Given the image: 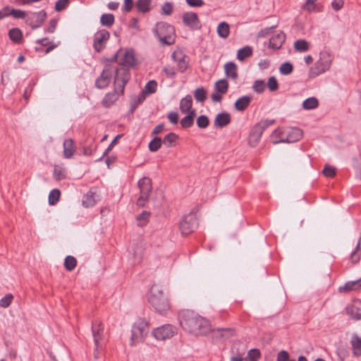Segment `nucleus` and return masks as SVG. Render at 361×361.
<instances>
[{
    "label": "nucleus",
    "instance_id": "5",
    "mask_svg": "<svg viewBox=\"0 0 361 361\" xmlns=\"http://www.w3.org/2000/svg\"><path fill=\"white\" fill-rule=\"evenodd\" d=\"M198 225L196 212L192 210L189 214L183 216L179 224V229L183 235H188L197 229Z\"/></svg>",
    "mask_w": 361,
    "mask_h": 361
},
{
    "label": "nucleus",
    "instance_id": "46",
    "mask_svg": "<svg viewBox=\"0 0 361 361\" xmlns=\"http://www.w3.org/2000/svg\"><path fill=\"white\" fill-rule=\"evenodd\" d=\"M260 351L257 348H252L247 353L244 361H257L260 357Z\"/></svg>",
    "mask_w": 361,
    "mask_h": 361
},
{
    "label": "nucleus",
    "instance_id": "52",
    "mask_svg": "<svg viewBox=\"0 0 361 361\" xmlns=\"http://www.w3.org/2000/svg\"><path fill=\"white\" fill-rule=\"evenodd\" d=\"M266 85L271 92H275L279 90V83L275 76L269 77Z\"/></svg>",
    "mask_w": 361,
    "mask_h": 361
},
{
    "label": "nucleus",
    "instance_id": "37",
    "mask_svg": "<svg viewBox=\"0 0 361 361\" xmlns=\"http://www.w3.org/2000/svg\"><path fill=\"white\" fill-rule=\"evenodd\" d=\"M115 21L114 16L112 13H105L102 14L100 18V23L103 26H106L108 27H111Z\"/></svg>",
    "mask_w": 361,
    "mask_h": 361
},
{
    "label": "nucleus",
    "instance_id": "16",
    "mask_svg": "<svg viewBox=\"0 0 361 361\" xmlns=\"http://www.w3.org/2000/svg\"><path fill=\"white\" fill-rule=\"evenodd\" d=\"M286 143H293L299 141L303 135V132L298 128L286 127Z\"/></svg>",
    "mask_w": 361,
    "mask_h": 361
},
{
    "label": "nucleus",
    "instance_id": "53",
    "mask_svg": "<svg viewBox=\"0 0 361 361\" xmlns=\"http://www.w3.org/2000/svg\"><path fill=\"white\" fill-rule=\"evenodd\" d=\"M209 124V118L206 115H201L197 118V126L200 128H206Z\"/></svg>",
    "mask_w": 361,
    "mask_h": 361
},
{
    "label": "nucleus",
    "instance_id": "62",
    "mask_svg": "<svg viewBox=\"0 0 361 361\" xmlns=\"http://www.w3.org/2000/svg\"><path fill=\"white\" fill-rule=\"evenodd\" d=\"M173 11V5L171 3L166 2L161 6V14L169 16Z\"/></svg>",
    "mask_w": 361,
    "mask_h": 361
},
{
    "label": "nucleus",
    "instance_id": "56",
    "mask_svg": "<svg viewBox=\"0 0 361 361\" xmlns=\"http://www.w3.org/2000/svg\"><path fill=\"white\" fill-rule=\"evenodd\" d=\"M336 169L329 164H326L323 169V174L327 178H333L336 176Z\"/></svg>",
    "mask_w": 361,
    "mask_h": 361
},
{
    "label": "nucleus",
    "instance_id": "12",
    "mask_svg": "<svg viewBox=\"0 0 361 361\" xmlns=\"http://www.w3.org/2000/svg\"><path fill=\"white\" fill-rule=\"evenodd\" d=\"M47 16V12L44 10H42L39 12L31 13L27 18L25 23L31 27L32 30H36L42 26Z\"/></svg>",
    "mask_w": 361,
    "mask_h": 361
},
{
    "label": "nucleus",
    "instance_id": "7",
    "mask_svg": "<svg viewBox=\"0 0 361 361\" xmlns=\"http://www.w3.org/2000/svg\"><path fill=\"white\" fill-rule=\"evenodd\" d=\"M140 195L137 200V205L143 207L146 202L149 200V195L152 192V180L147 177H143L137 183Z\"/></svg>",
    "mask_w": 361,
    "mask_h": 361
},
{
    "label": "nucleus",
    "instance_id": "33",
    "mask_svg": "<svg viewBox=\"0 0 361 361\" xmlns=\"http://www.w3.org/2000/svg\"><path fill=\"white\" fill-rule=\"evenodd\" d=\"M121 94L118 90L117 92L114 90V92H109L106 94L103 99V103L105 106H110L112 105L118 99V95Z\"/></svg>",
    "mask_w": 361,
    "mask_h": 361
},
{
    "label": "nucleus",
    "instance_id": "64",
    "mask_svg": "<svg viewBox=\"0 0 361 361\" xmlns=\"http://www.w3.org/2000/svg\"><path fill=\"white\" fill-rule=\"evenodd\" d=\"M276 361H291L289 353L286 350H281L278 355Z\"/></svg>",
    "mask_w": 361,
    "mask_h": 361
},
{
    "label": "nucleus",
    "instance_id": "41",
    "mask_svg": "<svg viewBox=\"0 0 361 361\" xmlns=\"http://www.w3.org/2000/svg\"><path fill=\"white\" fill-rule=\"evenodd\" d=\"M195 99L199 102H204L207 99V90L201 87H197L194 92Z\"/></svg>",
    "mask_w": 361,
    "mask_h": 361
},
{
    "label": "nucleus",
    "instance_id": "6",
    "mask_svg": "<svg viewBox=\"0 0 361 361\" xmlns=\"http://www.w3.org/2000/svg\"><path fill=\"white\" fill-rule=\"evenodd\" d=\"M130 79V73L127 67L121 66L115 71L114 75V90L116 92L119 90L121 94H123L126 85Z\"/></svg>",
    "mask_w": 361,
    "mask_h": 361
},
{
    "label": "nucleus",
    "instance_id": "4",
    "mask_svg": "<svg viewBox=\"0 0 361 361\" xmlns=\"http://www.w3.org/2000/svg\"><path fill=\"white\" fill-rule=\"evenodd\" d=\"M149 331V322L145 319L139 318L132 327L130 345H133L135 343L142 341L144 338L148 334Z\"/></svg>",
    "mask_w": 361,
    "mask_h": 361
},
{
    "label": "nucleus",
    "instance_id": "2",
    "mask_svg": "<svg viewBox=\"0 0 361 361\" xmlns=\"http://www.w3.org/2000/svg\"><path fill=\"white\" fill-rule=\"evenodd\" d=\"M148 301L154 310L161 314H166L170 309V303L161 287L154 284L149 292Z\"/></svg>",
    "mask_w": 361,
    "mask_h": 361
},
{
    "label": "nucleus",
    "instance_id": "1",
    "mask_svg": "<svg viewBox=\"0 0 361 361\" xmlns=\"http://www.w3.org/2000/svg\"><path fill=\"white\" fill-rule=\"evenodd\" d=\"M178 318L181 327L190 334L203 336L209 333L210 324L209 321L194 311L182 310L179 312Z\"/></svg>",
    "mask_w": 361,
    "mask_h": 361
},
{
    "label": "nucleus",
    "instance_id": "57",
    "mask_svg": "<svg viewBox=\"0 0 361 361\" xmlns=\"http://www.w3.org/2000/svg\"><path fill=\"white\" fill-rule=\"evenodd\" d=\"M70 3V0H58L54 6V9L57 12L62 11L67 8Z\"/></svg>",
    "mask_w": 361,
    "mask_h": 361
},
{
    "label": "nucleus",
    "instance_id": "25",
    "mask_svg": "<svg viewBox=\"0 0 361 361\" xmlns=\"http://www.w3.org/2000/svg\"><path fill=\"white\" fill-rule=\"evenodd\" d=\"M63 157L66 159H70L73 157L75 147L74 146V142L72 139H66L63 142Z\"/></svg>",
    "mask_w": 361,
    "mask_h": 361
},
{
    "label": "nucleus",
    "instance_id": "61",
    "mask_svg": "<svg viewBox=\"0 0 361 361\" xmlns=\"http://www.w3.org/2000/svg\"><path fill=\"white\" fill-rule=\"evenodd\" d=\"M194 123V120L190 116H185L180 120V125L183 128H190Z\"/></svg>",
    "mask_w": 361,
    "mask_h": 361
},
{
    "label": "nucleus",
    "instance_id": "3",
    "mask_svg": "<svg viewBox=\"0 0 361 361\" xmlns=\"http://www.w3.org/2000/svg\"><path fill=\"white\" fill-rule=\"evenodd\" d=\"M153 32L164 44L171 45L175 42V28L173 25L167 23H157L153 28Z\"/></svg>",
    "mask_w": 361,
    "mask_h": 361
},
{
    "label": "nucleus",
    "instance_id": "59",
    "mask_svg": "<svg viewBox=\"0 0 361 361\" xmlns=\"http://www.w3.org/2000/svg\"><path fill=\"white\" fill-rule=\"evenodd\" d=\"M13 295L11 293L6 294L4 298H2L0 300V306L2 307H8L12 301Z\"/></svg>",
    "mask_w": 361,
    "mask_h": 361
},
{
    "label": "nucleus",
    "instance_id": "23",
    "mask_svg": "<svg viewBox=\"0 0 361 361\" xmlns=\"http://www.w3.org/2000/svg\"><path fill=\"white\" fill-rule=\"evenodd\" d=\"M286 127L276 128L271 134L274 144L286 143V133H285Z\"/></svg>",
    "mask_w": 361,
    "mask_h": 361
},
{
    "label": "nucleus",
    "instance_id": "38",
    "mask_svg": "<svg viewBox=\"0 0 361 361\" xmlns=\"http://www.w3.org/2000/svg\"><path fill=\"white\" fill-rule=\"evenodd\" d=\"M319 106V101L316 97H309L304 100L302 107L306 110L316 109Z\"/></svg>",
    "mask_w": 361,
    "mask_h": 361
},
{
    "label": "nucleus",
    "instance_id": "63",
    "mask_svg": "<svg viewBox=\"0 0 361 361\" xmlns=\"http://www.w3.org/2000/svg\"><path fill=\"white\" fill-rule=\"evenodd\" d=\"M353 166L357 170V176L361 178V154L359 157L353 159Z\"/></svg>",
    "mask_w": 361,
    "mask_h": 361
},
{
    "label": "nucleus",
    "instance_id": "31",
    "mask_svg": "<svg viewBox=\"0 0 361 361\" xmlns=\"http://www.w3.org/2000/svg\"><path fill=\"white\" fill-rule=\"evenodd\" d=\"M96 203L95 193L90 190L83 196L82 204L83 207L88 208L93 207Z\"/></svg>",
    "mask_w": 361,
    "mask_h": 361
},
{
    "label": "nucleus",
    "instance_id": "47",
    "mask_svg": "<svg viewBox=\"0 0 361 361\" xmlns=\"http://www.w3.org/2000/svg\"><path fill=\"white\" fill-rule=\"evenodd\" d=\"M293 71V66L290 62L286 61L279 67V72L281 75H290Z\"/></svg>",
    "mask_w": 361,
    "mask_h": 361
},
{
    "label": "nucleus",
    "instance_id": "14",
    "mask_svg": "<svg viewBox=\"0 0 361 361\" xmlns=\"http://www.w3.org/2000/svg\"><path fill=\"white\" fill-rule=\"evenodd\" d=\"M183 22L185 25L192 30H199L201 28V23L197 13L194 12H186L183 15Z\"/></svg>",
    "mask_w": 361,
    "mask_h": 361
},
{
    "label": "nucleus",
    "instance_id": "11",
    "mask_svg": "<svg viewBox=\"0 0 361 361\" xmlns=\"http://www.w3.org/2000/svg\"><path fill=\"white\" fill-rule=\"evenodd\" d=\"M92 333L95 345V350L97 351L103 348V333L104 326L101 322L95 321L92 324Z\"/></svg>",
    "mask_w": 361,
    "mask_h": 361
},
{
    "label": "nucleus",
    "instance_id": "13",
    "mask_svg": "<svg viewBox=\"0 0 361 361\" xmlns=\"http://www.w3.org/2000/svg\"><path fill=\"white\" fill-rule=\"evenodd\" d=\"M331 61L320 58L309 71V78H314L319 74L324 73L330 68Z\"/></svg>",
    "mask_w": 361,
    "mask_h": 361
},
{
    "label": "nucleus",
    "instance_id": "8",
    "mask_svg": "<svg viewBox=\"0 0 361 361\" xmlns=\"http://www.w3.org/2000/svg\"><path fill=\"white\" fill-rule=\"evenodd\" d=\"M176 334V327L171 324H164L155 328L152 331L153 336L158 341L169 339Z\"/></svg>",
    "mask_w": 361,
    "mask_h": 361
},
{
    "label": "nucleus",
    "instance_id": "55",
    "mask_svg": "<svg viewBox=\"0 0 361 361\" xmlns=\"http://www.w3.org/2000/svg\"><path fill=\"white\" fill-rule=\"evenodd\" d=\"M275 122L274 119H265L261 120L256 125L264 132L269 126L274 124Z\"/></svg>",
    "mask_w": 361,
    "mask_h": 361
},
{
    "label": "nucleus",
    "instance_id": "48",
    "mask_svg": "<svg viewBox=\"0 0 361 361\" xmlns=\"http://www.w3.org/2000/svg\"><path fill=\"white\" fill-rule=\"evenodd\" d=\"M60 195L61 192L59 189L52 190L49 195V204L50 205L56 204L59 200Z\"/></svg>",
    "mask_w": 361,
    "mask_h": 361
},
{
    "label": "nucleus",
    "instance_id": "35",
    "mask_svg": "<svg viewBox=\"0 0 361 361\" xmlns=\"http://www.w3.org/2000/svg\"><path fill=\"white\" fill-rule=\"evenodd\" d=\"M217 33L220 37L227 38L230 33L229 25L226 22L220 23L217 27Z\"/></svg>",
    "mask_w": 361,
    "mask_h": 361
},
{
    "label": "nucleus",
    "instance_id": "44",
    "mask_svg": "<svg viewBox=\"0 0 361 361\" xmlns=\"http://www.w3.org/2000/svg\"><path fill=\"white\" fill-rule=\"evenodd\" d=\"M238 345L240 348V352H238V355H233L231 357L230 361H244L245 357H243V355L246 352L245 345L243 343H239Z\"/></svg>",
    "mask_w": 361,
    "mask_h": 361
},
{
    "label": "nucleus",
    "instance_id": "29",
    "mask_svg": "<svg viewBox=\"0 0 361 361\" xmlns=\"http://www.w3.org/2000/svg\"><path fill=\"white\" fill-rule=\"evenodd\" d=\"M192 106V99L191 95L188 94L182 98L180 102V110L182 113H187Z\"/></svg>",
    "mask_w": 361,
    "mask_h": 361
},
{
    "label": "nucleus",
    "instance_id": "32",
    "mask_svg": "<svg viewBox=\"0 0 361 361\" xmlns=\"http://www.w3.org/2000/svg\"><path fill=\"white\" fill-rule=\"evenodd\" d=\"M361 257V235L359 238L357 243L350 254V258L353 264L357 263Z\"/></svg>",
    "mask_w": 361,
    "mask_h": 361
},
{
    "label": "nucleus",
    "instance_id": "50",
    "mask_svg": "<svg viewBox=\"0 0 361 361\" xmlns=\"http://www.w3.org/2000/svg\"><path fill=\"white\" fill-rule=\"evenodd\" d=\"M266 84L263 80H256L252 85L253 90L257 94L263 93Z\"/></svg>",
    "mask_w": 361,
    "mask_h": 361
},
{
    "label": "nucleus",
    "instance_id": "20",
    "mask_svg": "<svg viewBox=\"0 0 361 361\" xmlns=\"http://www.w3.org/2000/svg\"><path fill=\"white\" fill-rule=\"evenodd\" d=\"M285 40L286 35L283 32H281L270 38L269 47L274 49H279L281 47Z\"/></svg>",
    "mask_w": 361,
    "mask_h": 361
},
{
    "label": "nucleus",
    "instance_id": "24",
    "mask_svg": "<svg viewBox=\"0 0 361 361\" xmlns=\"http://www.w3.org/2000/svg\"><path fill=\"white\" fill-rule=\"evenodd\" d=\"M361 288V278L355 280V281H348L345 283L344 286H340L338 288V291L340 293L343 292H349L352 290H357L359 288Z\"/></svg>",
    "mask_w": 361,
    "mask_h": 361
},
{
    "label": "nucleus",
    "instance_id": "43",
    "mask_svg": "<svg viewBox=\"0 0 361 361\" xmlns=\"http://www.w3.org/2000/svg\"><path fill=\"white\" fill-rule=\"evenodd\" d=\"M77 265L76 259L71 255L67 256L64 260V267L67 271H73Z\"/></svg>",
    "mask_w": 361,
    "mask_h": 361
},
{
    "label": "nucleus",
    "instance_id": "10",
    "mask_svg": "<svg viewBox=\"0 0 361 361\" xmlns=\"http://www.w3.org/2000/svg\"><path fill=\"white\" fill-rule=\"evenodd\" d=\"M113 68L111 65H105L99 78L96 79L95 87L102 90L109 86L111 81Z\"/></svg>",
    "mask_w": 361,
    "mask_h": 361
},
{
    "label": "nucleus",
    "instance_id": "17",
    "mask_svg": "<svg viewBox=\"0 0 361 361\" xmlns=\"http://www.w3.org/2000/svg\"><path fill=\"white\" fill-rule=\"evenodd\" d=\"M172 59L177 63L178 71L180 73L185 72L188 67V62L185 61L186 56L181 51H175L171 55Z\"/></svg>",
    "mask_w": 361,
    "mask_h": 361
},
{
    "label": "nucleus",
    "instance_id": "40",
    "mask_svg": "<svg viewBox=\"0 0 361 361\" xmlns=\"http://www.w3.org/2000/svg\"><path fill=\"white\" fill-rule=\"evenodd\" d=\"M150 212L147 211H143L140 214L136 216V220L137 221V226L140 227H142L145 226L148 221L149 217L150 216Z\"/></svg>",
    "mask_w": 361,
    "mask_h": 361
},
{
    "label": "nucleus",
    "instance_id": "28",
    "mask_svg": "<svg viewBox=\"0 0 361 361\" xmlns=\"http://www.w3.org/2000/svg\"><path fill=\"white\" fill-rule=\"evenodd\" d=\"M9 39L16 44H20L23 41V32L18 27L12 28L8 31Z\"/></svg>",
    "mask_w": 361,
    "mask_h": 361
},
{
    "label": "nucleus",
    "instance_id": "15",
    "mask_svg": "<svg viewBox=\"0 0 361 361\" xmlns=\"http://www.w3.org/2000/svg\"><path fill=\"white\" fill-rule=\"evenodd\" d=\"M209 332L212 333V338L216 341H224L233 335V329L231 328H216L213 329L210 328Z\"/></svg>",
    "mask_w": 361,
    "mask_h": 361
},
{
    "label": "nucleus",
    "instance_id": "54",
    "mask_svg": "<svg viewBox=\"0 0 361 361\" xmlns=\"http://www.w3.org/2000/svg\"><path fill=\"white\" fill-rule=\"evenodd\" d=\"M9 13L11 16H12L16 19H23L27 16V13L25 11L20 10V9H15V8H10Z\"/></svg>",
    "mask_w": 361,
    "mask_h": 361
},
{
    "label": "nucleus",
    "instance_id": "39",
    "mask_svg": "<svg viewBox=\"0 0 361 361\" xmlns=\"http://www.w3.org/2000/svg\"><path fill=\"white\" fill-rule=\"evenodd\" d=\"M252 49L249 46L244 47L240 49L237 53V59L239 61H243L246 58L252 56Z\"/></svg>",
    "mask_w": 361,
    "mask_h": 361
},
{
    "label": "nucleus",
    "instance_id": "21",
    "mask_svg": "<svg viewBox=\"0 0 361 361\" xmlns=\"http://www.w3.org/2000/svg\"><path fill=\"white\" fill-rule=\"evenodd\" d=\"M252 96L245 95L238 98L234 103V107L237 111H245L250 105Z\"/></svg>",
    "mask_w": 361,
    "mask_h": 361
},
{
    "label": "nucleus",
    "instance_id": "45",
    "mask_svg": "<svg viewBox=\"0 0 361 361\" xmlns=\"http://www.w3.org/2000/svg\"><path fill=\"white\" fill-rule=\"evenodd\" d=\"M294 48L298 51L305 52L309 49V44L305 39H298L295 42Z\"/></svg>",
    "mask_w": 361,
    "mask_h": 361
},
{
    "label": "nucleus",
    "instance_id": "9",
    "mask_svg": "<svg viewBox=\"0 0 361 361\" xmlns=\"http://www.w3.org/2000/svg\"><path fill=\"white\" fill-rule=\"evenodd\" d=\"M110 38V33L105 29L97 32L93 38V47L96 52L100 53L106 47L107 41Z\"/></svg>",
    "mask_w": 361,
    "mask_h": 361
},
{
    "label": "nucleus",
    "instance_id": "22",
    "mask_svg": "<svg viewBox=\"0 0 361 361\" xmlns=\"http://www.w3.org/2000/svg\"><path fill=\"white\" fill-rule=\"evenodd\" d=\"M262 133L263 131L255 124L252 128L249 135V144L252 147L256 146L259 142Z\"/></svg>",
    "mask_w": 361,
    "mask_h": 361
},
{
    "label": "nucleus",
    "instance_id": "27",
    "mask_svg": "<svg viewBox=\"0 0 361 361\" xmlns=\"http://www.w3.org/2000/svg\"><path fill=\"white\" fill-rule=\"evenodd\" d=\"M225 74L228 78L236 80L238 78L237 66L234 62H228L224 66Z\"/></svg>",
    "mask_w": 361,
    "mask_h": 361
},
{
    "label": "nucleus",
    "instance_id": "51",
    "mask_svg": "<svg viewBox=\"0 0 361 361\" xmlns=\"http://www.w3.org/2000/svg\"><path fill=\"white\" fill-rule=\"evenodd\" d=\"M157 81L152 80L147 82L145 89L142 90L146 94H152L157 91Z\"/></svg>",
    "mask_w": 361,
    "mask_h": 361
},
{
    "label": "nucleus",
    "instance_id": "26",
    "mask_svg": "<svg viewBox=\"0 0 361 361\" xmlns=\"http://www.w3.org/2000/svg\"><path fill=\"white\" fill-rule=\"evenodd\" d=\"M350 343L353 355L357 357L361 355V337L355 334H353L351 338Z\"/></svg>",
    "mask_w": 361,
    "mask_h": 361
},
{
    "label": "nucleus",
    "instance_id": "18",
    "mask_svg": "<svg viewBox=\"0 0 361 361\" xmlns=\"http://www.w3.org/2000/svg\"><path fill=\"white\" fill-rule=\"evenodd\" d=\"M231 122V114L224 111L218 114L214 121V126L216 128H223Z\"/></svg>",
    "mask_w": 361,
    "mask_h": 361
},
{
    "label": "nucleus",
    "instance_id": "42",
    "mask_svg": "<svg viewBox=\"0 0 361 361\" xmlns=\"http://www.w3.org/2000/svg\"><path fill=\"white\" fill-rule=\"evenodd\" d=\"M162 140L159 137H154L149 143L148 147L150 152H155L161 147Z\"/></svg>",
    "mask_w": 361,
    "mask_h": 361
},
{
    "label": "nucleus",
    "instance_id": "36",
    "mask_svg": "<svg viewBox=\"0 0 361 361\" xmlns=\"http://www.w3.org/2000/svg\"><path fill=\"white\" fill-rule=\"evenodd\" d=\"M214 90L220 94H225L228 90V83L226 80L221 79L214 84Z\"/></svg>",
    "mask_w": 361,
    "mask_h": 361
},
{
    "label": "nucleus",
    "instance_id": "19",
    "mask_svg": "<svg viewBox=\"0 0 361 361\" xmlns=\"http://www.w3.org/2000/svg\"><path fill=\"white\" fill-rule=\"evenodd\" d=\"M121 65L124 67H133L136 65V59L133 49H128L125 51Z\"/></svg>",
    "mask_w": 361,
    "mask_h": 361
},
{
    "label": "nucleus",
    "instance_id": "30",
    "mask_svg": "<svg viewBox=\"0 0 361 361\" xmlns=\"http://www.w3.org/2000/svg\"><path fill=\"white\" fill-rule=\"evenodd\" d=\"M152 0H137L135 6L137 11L141 13H146L151 10Z\"/></svg>",
    "mask_w": 361,
    "mask_h": 361
},
{
    "label": "nucleus",
    "instance_id": "34",
    "mask_svg": "<svg viewBox=\"0 0 361 361\" xmlns=\"http://www.w3.org/2000/svg\"><path fill=\"white\" fill-rule=\"evenodd\" d=\"M178 135L174 133H169L162 140V144L167 147L175 146L176 141L178 139Z\"/></svg>",
    "mask_w": 361,
    "mask_h": 361
},
{
    "label": "nucleus",
    "instance_id": "60",
    "mask_svg": "<svg viewBox=\"0 0 361 361\" xmlns=\"http://www.w3.org/2000/svg\"><path fill=\"white\" fill-rule=\"evenodd\" d=\"M348 313L350 315V317L355 320L361 319V312H360L359 310L352 307L350 309H347Z\"/></svg>",
    "mask_w": 361,
    "mask_h": 361
},
{
    "label": "nucleus",
    "instance_id": "58",
    "mask_svg": "<svg viewBox=\"0 0 361 361\" xmlns=\"http://www.w3.org/2000/svg\"><path fill=\"white\" fill-rule=\"evenodd\" d=\"M162 71L169 78H173L176 75V68L171 66H166L164 67Z\"/></svg>",
    "mask_w": 361,
    "mask_h": 361
},
{
    "label": "nucleus",
    "instance_id": "49",
    "mask_svg": "<svg viewBox=\"0 0 361 361\" xmlns=\"http://www.w3.org/2000/svg\"><path fill=\"white\" fill-rule=\"evenodd\" d=\"M123 136V135H116L114 140L111 142L108 147L106 149V150L104 152L102 156L99 158L97 161H101L104 157H106L109 152L113 149V147L118 143L120 138Z\"/></svg>",
    "mask_w": 361,
    "mask_h": 361
}]
</instances>
